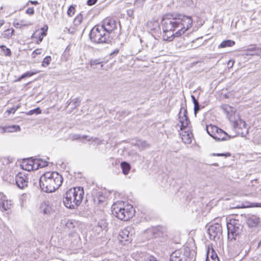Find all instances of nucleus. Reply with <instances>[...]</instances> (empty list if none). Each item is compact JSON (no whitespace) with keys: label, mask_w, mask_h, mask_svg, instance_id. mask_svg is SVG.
<instances>
[{"label":"nucleus","mask_w":261,"mask_h":261,"mask_svg":"<svg viewBox=\"0 0 261 261\" xmlns=\"http://www.w3.org/2000/svg\"><path fill=\"white\" fill-rule=\"evenodd\" d=\"M63 178L57 172H47L40 178L39 185L41 190L46 193H52L61 186Z\"/></svg>","instance_id":"1"},{"label":"nucleus","mask_w":261,"mask_h":261,"mask_svg":"<svg viewBox=\"0 0 261 261\" xmlns=\"http://www.w3.org/2000/svg\"><path fill=\"white\" fill-rule=\"evenodd\" d=\"M84 191L83 188L74 187L67 191L65 197L63 199L64 205L69 208L74 209L77 207L82 202Z\"/></svg>","instance_id":"2"},{"label":"nucleus","mask_w":261,"mask_h":261,"mask_svg":"<svg viewBox=\"0 0 261 261\" xmlns=\"http://www.w3.org/2000/svg\"><path fill=\"white\" fill-rule=\"evenodd\" d=\"M112 212L114 216L122 221H127L134 215L133 206L122 201L114 203L112 206Z\"/></svg>","instance_id":"3"},{"label":"nucleus","mask_w":261,"mask_h":261,"mask_svg":"<svg viewBox=\"0 0 261 261\" xmlns=\"http://www.w3.org/2000/svg\"><path fill=\"white\" fill-rule=\"evenodd\" d=\"M179 18L177 17H174L172 14L165 15L162 20L161 25L162 27L164 40L169 41L172 40L173 34L171 33L175 29L178 27L179 24Z\"/></svg>","instance_id":"4"},{"label":"nucleus","mask_w":261,"mask_h":261,"mask_svg":"<svg viewBox=\"0 0 261 261\" xmlns=\"http://www.w3.org/2000/svg\"><path fill=\"white\" fill-rule=\"evenodd\" d=\"M89 37L92 42L97 44L109 43L113 38L109 37L100 24L95 25L91 29Z\"/></svg>","instance_id":"5"},{"label":"nucleus","mask_w":261,"mask_h":261,"mask_svg":"<svg viewBox=\"0 0 261 261\" xmlns=\"http://www.w3.org/2000/svg\"><path fill=\"white\" fill-rule=\"evenodd\" d=\"M187 114V110L184 109V116L180 117V139L184 144H190L192 142L193 134L188 128L190 121Z\"/></svg>","instance_id":"6"},{"label":"nucleus","mask_w":261,"mask_h":261,"mask_svg":"<svg viewBox=\"0 0 261 261\" xmlns=\"http://www.w3.org/2000/svg\"><path fill=\"white\" fill-rule=\"evenodd\" d=\"M228 230V238L230 240H236L237 237L240 234L243 230L242 225L239 220H230L227 224Z\"/></svg>","instance_id":"7"},{"label":"nucleus","mask_w":261,"mask_h":261,"mask_svg":"<svg viewBox=\"0 0 261 261\" xmlns=\"http://www.w3.org/2000/svg\"><path fill=\"white\" fill-rule=\"evenodd\" d=\"M100 25L109 37H113L112 34L117 29L116 21L113 18H106Z\"/></svg>","instance_id":"8"},{"label":"nucleus","mask_w":261,"mask_h":261,"mask_svg":"<svg viewBox=\"0 0 261 261\" xmlns=\"http://www.w3.org/2000/svg\"><path fill=\"white\" fill-rule=\"evenodd\" d=\"M222 226L219 223L211 225L207 229L210 239L212 240H215L217 238L219 239L222 235Z\"/></svg>","instance_id":"9"},{"label":"nucleus","mask_w":261,"mask_h":261,"mask_svg":"<svg viewBox=\"0 0 261 261\" xmlns=\"http://www.w3.org/2000/svg\"><path fill=\"white\" fill-rule=\"evenodd\" d=\"M15 182L18 188L23 189L28 187L29 178L24 173L19 172L15 176Z\"/></svg>","instance_id":"10"},{"label":"nucleus","mask_w":261,"mask_h":261,"mask_svg":"<svg viewBox=\"0 0 261 261\" xmlns=\"http://www.w3.org/2000/svg\"><path fill=\"white\" fill-rule=\"evenodd\" d=\"M130 227H126L121 230L119 233L118 239L120 242L125 245L132 241V234L130 233Z\"/></svg>","instance_id":"11"},{"label":"nucleus","mask_w":261,"mask_h":261,"mask_svg":"<svg viewBox=\"0 0 261 261\" xmlns=\"http://www.w3.org/2000/svg\"><path fill=\"white\" fill-rule=\"evenodd\" d=\"M234 127L236 129H239L240 130L244 129V131L240 132L239 130H237L238 134H241L242 137H245L246 135L248 134L249 130L248 129L246 128V124L245 122L242 119H238L234 121Z\"/></svg>","instance_id":"12"},{"label":"nucleus","mask_w":261,"mask_h":261,"mask_svg":"<svg viewBox=\"0 0 261 261\" xmlns=\"http://www.w3.org/2000/svg\"><path fill=\"white\" fill-rule=\"evenodd\" d=\"M192 20L190 17L180 15V32L183 33L191 27Z\"/></svg>","instance_id":"13"},{"label":"nucleus","mask_w":261,"mask_h":261,"mask_svg":"<svg viewBox=\"0 0 261 261\" xmlns=\"http://www.w3.org/2000/svg\"><path fill=\"white\" fill-rule=\"evenodd\" d=\"M93 201L95 204H102L106 200L107 194L101 191L97 192L93 196Z\"/></svg>","instance_id":"14"},{"label":"nucleus","mask_w":261,"mask_h":261,"mask_svg":"<svg viewBox=\"0 0 261 261\" xmlns=\"http://www.w3.org/2000/svg\"><path fill=\"white\" fill-rule=\"evenodd\" d=\"M260 223V219L256 215H251L247 218V223L250 227H255Z\"/></svg>","instance_id":"15"},{"label":"nucleus","mask_w":261,"mask_h":261,"mask_svg":"<svg viewBox=\"0 0 261 261\" xmlns=\"http://www.w3.org/2000/svg\"><path fill=\"white\" fill-rule=\"evenodd\" d=\"M12 203L11 201L5 199V197L0 200V210L2 212L7 211L11 207Z\"/></svg>","instance_id":"16"},{"label":"nucleus","mask_w":261,"mask_h":261,"mask_svg":"<svg viewBox=\"0 0 261 261\" xmlns=\"http://www.w3.org/2000/svg\"><path fill=\"white\" fill-rule=\"evenodd\" d=\"M221 107L224 113L227 115L228 119L231 120V117L235 113V109L227 105H223Z\"/></svg>","instance_id":"17"},{"label":"nucleus","mask_w":261,"mask_h":261,"mask_svg":"<svg viewBox=\"0 0 261 261\" xmlns=\"http://www.w3.org/2000/svg\"><path fill=\"white\" fill-rule=\"evenodd\" d=\"M36 159H33L32 158L29 159L24 160L23 162V166H25V170L28 171L36 170L35 161Z\"/></svg>","instance_id":"18"},{"label":"nucleus","mask_w":261,"mask_h":261,"mask_svg":"<svg viewBox=\"0 0 261 261\" xmlns=\"http://www.w3.org/2000/svg\"><path fill=\"white\" fill-rule=\"evenodd\" d=\"M157 43V40L153 35H150L146 39V46L150 49H152Z\"/></svg>","instance_id":"19"},{"label":"nucleus","mask_w":261,"mask_h":261,"mask_svg":"<svg viewBox=\"0 0 261 261\" xmlns=\"http://www.w3.org/2000/svg\"><path fill=\"white\" fill-rule=\"evenodd\" d=\"M211 260H218L219 258L212 246H208L206 252V258L210 259Z\"/></svg>","instance_id":"20"},{"label":"nucleus","mask_w":261,"mask_h":261,"mask_svg":"<svg viewBox=\"0 0 261 261\" xmlns=\"http://www.w3.org/2000/svg\"><path fill=\"white\" fill-rule=\"evenodd\" d=\"M227 137L229 138L228 135L223 131L222 129L219 128L218 133L214 136V139L217 141H224L227 140Z\"/></svg>","instance_id":"21"},{"label":"nucleus","mask_w":261,"mask_h":261,"mask_svg":"<svg viewBox=\"0 0 261 261\" xmlns=\"http://www.w3.org/2000/svg\"><path fill=\"white\" fill-rule=\"evenodd\" d=\"M20 130V127L17 125H13L11 126H7L1 128V132H15Z\"/></svg>","instance_id":"22"},{"label":"nucleus","mask_w":261,"mask_h":261,"mask_svg":"<svg viewBox=\"0 0 261 261\" xmlns=\"http://www.w3.org/2000/svg\"><path fill=\"white\" fill-rule=\"evenodd\" d=\"M206 129L207 134L214 138V136L216 135V134H217L218 130H219V128L215 125L211 124L206 126Z\"/></svg>","instance_id":"23"},{"label":"nucleus","mask_w":261,"mask_h":261,"mask_svg":"<svg viewBox=\"0 0 261 261\" xmlns=\"http://www.w3.org/2000/svg\"><path fill=\"white\" fill-rule=\"evenodd\" d=\"M180 261H195V258L191 254L189 248H185L184 257L180 259Z\"/></svg>","instance_id":"24"},{"label":"nucleus","mask_w":261,"mask_h":261,"mask_svg":"<svg viewBox=\"0 0 261 261\" xmlns=\"http://www.w3.org/2000/svg\"><path fill=\"white\" fill-rule=\"evenodd\" d=\"M75 221L72 220L64 219L61 221V224L69 229L73 228L75 227Z\"/></svg>","instance_id":"25"},{"label":"nucleus","mask_w":261,"mask_h":261,"mask_svg":"<svg viewBox=\"0 0 261 261\" xmlns=\"http://www.w3.org/2000/svg\"><path fill=\"white\" fill-rule=\"evenodd\" d=\"M261 53V47H251L247 50V55L254 56L257 55L259 56Z\"/></svg>","instance_id":"26"},{"label":"nucleus","mask_w":261,"mask_h":261,"mask_svg":"<svg viewBox=\"0 0 261 261\" xmlns=\"http://www.w3.org/2000/svg\"><path fill=\"white\" fill-rule=\"evenodd\" d=\"M35 164L36 165V170H37L39 168L47 166L48 165V162L40 159H36V160L35 161Z\"/></svg>","instance_id":"27"},{"label":"nucleus","mask_w":261,"mask_h":261,"mask_svg":"<svg viewBox=\"0 0 261 261\" xmlns=\"http://www.w3.org/2000/svg\"><path fill=\"white\" fill-rule=\"evenodd\" d=\"M40 209L44 214H49L51 211L50 206L46 202L42 203L40 205Z\"/></svg>","instance_id":"28"},{"label":"nucleus","mask_w":261,"mask_h":261,"mask_svg":"<svg viewBox=\"0 0 261 261\" xmlns=\"http://www.w3.org/2000/svg\"><path fill=\"white\" fill-rule=\"evenodd\" d=\"M120 167L122 171V173L124 175H127L130 169V164L126 162H122L120 164Z\"/></svg>","instance_id":"29"},{"label":"nucleus","mask_w":261,"mask_h":261,"mask_svg":"<svg viewBox=\"0 0 261 261\" xmlns=\"http://www.w3.org/2000/svg\"><path fill=\"white\" fill-rule=\"evenodd\" d=\"M235 44V42L231 40H226L221 42L218 46V48H225L226 47H231Z\"/></svg>","instance_id":"30"},{"label":"nucleus","mask_w":261,"mask_h":261,"mask_svg":"<svg viewBox=\"0 0 261 261\" xmlns=\"http://www.w3.org/2000/svg\"><path fill=\"white\" fill-rule=\"evenodd\" d=\"M135 145L142 149L148 148L149 147V145L146 141L141 140H136Z\"/></svg>","instance_id":"31"},{"label":"nucleus","mask_w":261,"mask_h":261,"mask_svg":"<svg viewBox=\"0 0 261 261\" xmlns=\"http://www.w3.org/2000/svg\"><path fill=\"white\" fill-rule=\"evenodd\" d=\"M88 137L87 135H81L80 134H71L70 135V139L72 141L78 140L81 139H86Z\"/></svg>","instance_id":"32"},{"label":"nucleus","mask_w":261,"mask_h":261,"mask_svg":"<svg viewBox=\"0 0 261 261\" xmlns=\"http://www.w3.org/2000/svg\"><path fill=\"white\" fill-rule=\"evenodd\" d=\"M169 261H179V252L175 251L170 255Z\"/></svg>","instance_id":"33"},{"label":"nucleus","mask_w":261,"mask_h":261,"mask_svg":"<svg viewBox=\"0 0 261 261\" xmlns=\"http://www.w3.org/2000/svg\"><path fill=\"white\" fill-rule=\"evenodd\" d=\"M83 21V15L81 13L79 14L74 19L73 23L75 25H80Z\"/></svg>","instance_id":"34"},{"label":"nucleus","mask_w":261,"mask_h":261,"mask_svg":"<svg viewBox=\"0 0 261 261\" xmlns=\"http://www.w3.org/2000/svg\"><path fill=\"white\" fill-rule=\"evenodd\" d=\"M51 61V58L50 56H48L45 57L42 62V66L44 67H47L50 64Z\"/></svg>","instance_id":"35"},{"label":"nucleus","mask_w":261,"mask_h":261,"mask_svg":"<svg viewBox=\"0 0 261 261\" xmlns=\"http://www.w3.org/2000/svg\"><path fill=\"white\" fill-rule=\"evenodd\" d=\"M41 113V110L39 107L31 110L28 112L26 114L27 115H32L33 114H39Z\"/></svg>","instance_id":"36"},{"label":"nucleus","mask_w":261,"mask_h":261,"mask_svg":"<svg viewBox=\"0 0 261 261\" xmlns=\"http://www.w3.org/2000/svg\"><path fill=\"white\" fill-rule=\"evenodd\" d=\"M75 6L71 5L68 9L67 15L69 17H72L75 13Z\"/></svg>","instance_id":"37"},{"label":"nucleus","mask_w":261,"mask_h":261,"mask_svg":"<svg viewBox=\"0 0 261 261\" xmlns=\"http://www.w3.org/2000/svg\"><path fill=\"white\" fill-rule=\"evenodd\" d=\"M23 20H21L20 22H14V26L16 28H21V26H28L29 25H30L31 23H23Z\"/></svg>","instance_id":"38"},{"label":"nucleus","mask_w":261,"mask_h":261,"mask_svg":"<svg viewBox=\"0 0 261 261\" xmlns=\"http://www.w3.org/2000/svg\"><path fill=\"white\" fill-rule=\"evenodd\" d=\"M38 73H39V71H29L25 72L24 73H23L22 74V77L26 78L28 77H30V76L33 75H35Z\"/></svg>","instance_id":"39"},{"label":"nucleus","mask_w":261,"mask_h":261,"mask_svg":"<svg viewBox=\"0 0 261 261\" xmlns=\"http://www.w3.org/2000/svg\"><path fill=\"white\" fill-rule=\"evenodd\" d=\"M32 37L38 39V41H37V44H39L40 42H41L43 38L42 35H40L39 33L38 35H37L36 33H34Z\"/></svg>","instance_id":"40"},{"label":"nucleus","mask_w":261,"mask_h":261,"mask_svg":"<svg viewBox=\"0 0 261 261\" xmlns=\"http://www.w3.org/2000/svg\"><path fill=\"white\" fill-rule=\"evenodd\" d=\"M1 48L4 50V54L6 56H9L11 55V50L9 48H7L5 46L1 45Z\"/></svg>","instance_id":"41"},{"label":"nucleus","mask_w":261,"mask_h":261,"mask_svg":"<svg viewBox=\"0 0 261 261\" xmlns=\"http://www.w3.org/2000/svg\"><path fill=\"white\" fill-rule=\"evenodd\" d=\"M14 30L13 29H8L5 31V35L7 37H11L13 34Z\"/></svg>","instance_id":"42"},{"label":"nucleus","mask_w":261,"mask_h":261,"mask_svg":"<svg viewBox=\"0 0 261 261\" xmlns=\"http://www.w3.org/2000/svg\"><path fill=\"white\" fill-rule=\"evenodd\" d=\"M74 108H76L80 106V100L79 98H75L72 99V101Z\"/></svg>","instance_id":"43"},{"label":"nucleus","mask_w":261,"mask_h":261,"mask_svg":"<svg viewBox=\"0 0 261 261\" xmlns=\"http://www.w3.org/2000/svg\"><path fill=\"white\" fill-rule=\"evenodd\" d=\"M212 155L213 156H225L228 157L230 156V153L229 152H227L225 153H213L212 154Z\"/></svg>","instance_id":"44"},{"label":"nucleus","mask_w":261,"mask_h":261,"mask_svg":"<svg viewBox=\"0 0 261 261\" xmlns=\"http://www.w3.org/2000/svg\"><path fill=\"white\" fill-rule=\"evenodd\" d=\"M98 225L102 229H105L107 227V223L105 220H100L98 222Z\"/></svg>","instance_id":"45"},{"label":"nucleus","mask_w":261,"mask_h":261,"mask_svg":"<svg viewBox=\"0 0 261 261\" xmlns=\"http://www.w3.org/2000/svg\"><path fill=\"white\" fill-rule=\"evenodd\" d=\"M145 0H135V4L138 7H142L144 4Z\"/></svg>","instance_id":"46"},{"label":"nucleus","mask_w":261,"mask_h":261,"mask_svg":"<svg viewBox=\"0 0 261 261\" xmlns=\"http://www.w3.org/2000/svg\"><path fill=\"white\" fill-rule=\"evenodd\" d=\"M41 49H36L32 54V58H36V56L38 55L41 54Z\"/></svg>","instance_id":"47"},{"label":"nucleus","mask_w":261,"mask_h":261,"mask_svg":"<svg viewBox=\"0 0 261 261\" xmlns=\"http://www.w3.org/2000/svg\"><path fill=\"white\" fill-rule=\"evenodd\" d=\"M25 13L27 14H29V15H33L35 12H34V8L33 7H31V8H29L27 9L26 10V12Z\"/></svg>","instance_id":"48"},{"label":"nucleus","mask_w":261,"mask_h":261,"mask_svg":"<svg viewBox=\"0 0 261 261\" xmlns=\"http://www.w3.org/2000/svg\"><path fill=\"white\" fill-rule=\"evenodd\" d=\"M200 110V105L199 103L194 105V111L195 115H196L198 112Z\"/></svg>","instance_id":"49"},{"label":"nucleus","mask_w":261,"mask_h":261,"mask_svg":"<svg viewBox=\"0 0 261 261\" xmlns=\"http://www.w3.org/2000/svg\"><path fill=\"white\" fill-rule=\"evenodd\" d=\"M101 63V62L100 61L99 59H95L94 60H92L91 61V65L93 66V65H98V64H100Z\"/></svg>","instance_id":"50"},{"label":"nucleus","mask_w":261,"mask_h":261,"mask_svg":"<svg viewBox=\"0 0 261 261\" xmlns=\"http://www.w3.org/2000/svg\"><path fill=\"white\" fill-rule=\"evenodd\" d=\"M119 49L118 48H116V49H115L113 50V51H112V52L110 54V56L111 57H114V56H115L117 55H118V54L119 53Z\"/></svg>","instance_id":"51"},{"label":"nucleus","mask_w":261,"mask_h":261,"mask_svg":"<svg viewBox=\"0 0 261 261\" xmlns=\"http://www.w3.org/2000/svg\"><path fill=\"white\" fill-rule=\"evenodd\" d=\"M97 2V0H88L87 2V4L88 6H93Z\"/></svg>","instance_id":"52"},{"label":"nucleus","mask_w":261,"mask_h":261,"mask_svg":"<svg viewBox=\"0 0 261 261\" xmlns=\"http://www.w3.org/2000/svg\"><path fill=\"white\" fill-rule=\"evenodd\" d=\"M29 4H31L32 5H37L39 4V3L38 1H29L28 2V3L25 4V5L24 6V7L28 6Z\"/></svg>","instance_id":"53"},{"label":"nucleus","mask_w":261,"mask_h":261,"mask_svg":"<svg viewBox=\"0 0 261 261\" xmlns=\"http://www.w3.org/2000/svg\"><path fill=\"white\" fill-rule=\"evenodd\" d=\"M16 110L14 109V107H12L11 108H10L9 110H8L7 111V112L10 114L11 113H12V114H14L15 112H16Z\"/></svg>","instance_id":"54"},{"label":"nucleus","mask_w":261,"mask_h":261,"mask_svg":"<svg viewBox=\"0 0 261 261\" xmlns=\"http://www.w3.org/2000/svg\"><path fill=\"white\" fill-rule=\"evenodd\" d=\"M147 261H159L156 259V258L153 256H150L147 258Z\"/></svg>","instance_id":"55"},{"label":"nucleus","mask_w":261,"mask_h":261,"mask_svg":"<svg viewBox=\"0 0 261 261\" xmlns=\"http://www.w3.org/2000/svg\"><path fill=\"white\" fill-rule=\"evenodd\" d=\"M192 98L194 105H195V104L199 103L198 101L195 98L194 96L192 95Z\"/></svg>","instance_id":"56"},{"label":"nucleus","mask_w":261,"mask_h":261,"mask_svg":"<svg viewBox=\"0 0 261 261\" xmlns=\"http://www.w3.org/2000/svg\"><path fill=\"white\" fill-rule=\"evenodd\" d=\"M91 140L93 141H94V142L99 141V139L98 138H93L91 137V138H89L88 139V141H91Z\"/></svg>","instance_id":"57"},{"label":"nucleus","mask_w":261,"mask_h":261,"mask_svg":"<svg viewBox=\"0 0 261 261\" xmlns=\"http://www.w3.org/2000/svg\"><path fill=\"white\" fill-rule=\"evenodd\" d=\"M39 34L40 35H42V37H43L44 36H46V32L45 31H42L40 33H39Z\"/></svg>","instance_id":"58"},{"label":"nucleus","mask_w":261,"mask_h":261,"mask_svg":"<svg viewBox=\"0 0 261 261\" xmlns=\"http://www.w3.org/2000/svg\"><path fill=\"white\" fill-rule=\"evenodd\" d=\"M47 29H48V27H47V25H45V27H44L43 28H42L41 29V30H42V31H45V32H46V31H47Z\"/></svg>","instance_id":"59"},{"label":"nucleus","mask_w":261,"mask_h":261,"mask_svg":"<svg viewBox=\"0 0 261 261\" xmlns=\"http://www.w3.org/2000/svg\"><path fill=\"white\" fill-rule=\"evenodd\" d=\"M47 29H48V27H47V25H45V27H44L43 28H42L41 29V30H42V31H45V32H46V31H47Z\"/></svg>","instance_id":"60"},{"label":"nucleus","mask_w":261,"mask_h":261,"mask_svg":"<svg viewBox=\"0 0 261 261\" xmlns=\"http://www.w3.org/2000/svg\"><path fill=\"white\" fill-rule=\"evenodd\" d=\"M47 29H48V27H47V25H45V27H44L43 28H42L41 29V30H42V31H45V32H46V31H47Z\"/></svg>","instance_id":"61"},{"label":"nucleus","mask_w":261,"mask_h":261,"mask_svg":"<svg viewBox=\"0 0 261 261\" xmlns=\"http://www.w3.org/2000/svg\"><path fill=\"white\" fill-rule=\"evenodd\" d=\"M24 79V77H22V74L18 78V79L17 80V81L18 82H20L21 81V80Z\"/></svg>","instance_id":"62"},{"label":"nucleus","mask_w":261,"mask_h":261,"mask_svg":"<svg viewBox=\"0 0 261 261\" xmlns=\"http://www.w3.org/2000/svg\"><path fill=\"white\" fill-rule=\"evenodd\" d=\"M20 105L18 104L16 107H14V109L16 110V111H17L19 108H20Z\"/></svg>","instance_id":"63"},{"label":"nucleus","mask_w":261,"mask_h":261,"mask_svg":"<svg viewBox=\"0 0 261 261\" xmlns=\"http://www.w3.org/2000/svg\"><path fill=\"white\" fill-rule=\"evenodd\" d=\"M255 206L261 207V203H255Z\"/></svg>","instance_id":"64"}]
</instances>
